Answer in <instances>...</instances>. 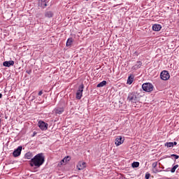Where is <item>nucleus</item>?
<instances>
[{
    "label": "nucleus",
    "mask_w": 179,
    "mask_h": 179,
    "mask_svg": "<svg viewBox=\"0 0 179 179\" xmlns=\"http://www.w3.org/2000/svg\"><path fill=\"white\" fill-rule=\"evenodd\" d=\"M44 162H45V157H44L43 153H39L31 159L29 165L31 167H34V166L35 167H41L44 164Z\"/></svg>",
    "instance_id": "f257e3e1"
},
{
    "label": "nucleus",
    "mask_w": 179,
    "mask_h": 179,
    "mask_svg": "<svg viewBox=\"0 0 179 179\" xmlns=\"http://www.w3.org/2000/svg\"><path fill=\"white\" fill-rule=\"evenodd\" d=\"M127 101H129V103H138V101H139V99L138 98L136 93H129L127 96Z\"/></svg>",
    "instance_id": "f03ea898"
},
{
    "label": "nucleus",
    "mask_w": 179,
    "mask_h": 179,
    "mask_svg": "<svg viewBox=\"0 0 179 179\" xmlns=\"http://www.w3.org/2000/svg\"><path fill=\"white\" fill-rule=\"evenodd\" d=\"M142 89L144 92H152L153 91V85L150 83H145L142 85Z\"/></svg>",
    "instance_id": "7ed1b4c3"
},
{
    "label": "nucleus",
    "mask_w": 179,
    "mask_h": 179,
    "mask_svg": "<svg viewBox=\"0 0 179 179\" xmlns=\"http://www.w3.org/2000/svg\"><path fill=\"white\" fill-rule=\"evenodd\" d=\"M83 89H85V85L83 84L79 85L78 90L76 92V99L78 100H80L82 99V96L83 94Z\"/></svg>",
    "instance_id": "20e7f679"
},
{
    "label": "nucleus",
    "mask_w": 179,
    "mask_h": 179,
    "mask_svg": "<svg viewBox=\"0 0 179 179\" xmlns=\"http://www.w3.org/2000/svg\"><path fill=\"white\" fill-rule=\"evenodd\" d=\"M38 126L39 127L40 129H41V131H47V129H48V124L43 121L40 120L38 122Z\"/></svg>",
    "instance_id": "39448f33"
},
{
    "label": "nucleus",
    "mask_w": 179,
    "mask_h": 179,
    "mask_svg": "<svg viewBox=\"0 0 179 179\" xmlns=\"http://www.w3.org/2000/svg\"><path fill=\"white\" fill-rule=\"evenodd\" d=\"M160 78L162 80H169L170 79V74L167 71H163L160 73Z\"/></svg>",
    "instance_id": "423d86ee"
},
{
    "label": "nucleus",
    "mask_w": 179,
    "mask_h": 179,
    "mask_svg": "<svg viewBox=\"0 0 179 179\" xmlns=\"http://www.w3.org/2000/svg\"><path fill=\"white\" fill-rule=\"evenodd\" d=\"M23 149V147L19 146L17 149H15L13 152V156L14 157H19L20 155H22V150Z\"/></svg>",
    "instance_id": "0eeeda50"
},
{
    "label": "nucleus",
    "mask_w": 179,
    "mask_h": 179,
    "mask_svg": "<svg viewBox=\"0 0 179 179\" xmlns=\"http://www.w3.org/2000/svg\"><path fill=\"white\" fill-rule=\"evenodd\" d=\"M124 139L122 138V136H118L115 141V143L116 146H120V145H122V143H124Z\"/></svg>",
    "instance_id": "6e6552de"
},
{
    "label": "nucleus",
    "mask_w": 179,
    "mask_h": 179,
    "mask_svg": "<svg viewBox=\"0 0 179 179\" xmlns=\"http://www.w3.org/2000/svg\"><path fill=\"white\" fill-rule=\"evenodd\" d=\"M3 66L9 68L10 66H13L15 65V62L13 60L6 61L3 63Z\"/></svg>",
    "instance_id": "1a4fd4ad"
},
{
    "label": "nucleus",
    "mask_w": 179,
    "mask_h": 179,
    "mask_svg": "<svg viewBox=\"0 0 179 179\" xmlns=\"http://www.w3.org/2000/svg\"><path fill=\"white\" fill-rule=\"evenodd\" d=\"M64 108L62 106V107L57 106L55 109V114L61 115V114H62V113H64Z\"/></svg>",
    "instance_id": "9d476101"
},
{
    "label": "nucleus",
    "mask_w": 179,
    "mask_h": 179,
    "mask_svg": "<svg viewBox=\"0 0 179 179\" xmlns=\"http://www.w3.org/2000/svg\"><path fill=\"white\" fill-rule=\"evenodd\" d=\"M38 6H40L41 8H45L47 6V0H38Z\"/></svg>",
    "instance_id": "9b49d317"
},
{
    "label": "nucleus",
    "mask_w": 179,
    "mask_h": 179,
    "mask_svg": "<svg viewBox=\"0 0 179 179\" xmlns=\"http://www.w3.org/2000/svg\"><path fill=\"white\" fill-rule=\"evenodd\" d=\"M141 66H142V62L139 61V62H137L136 64L132 66L131 69L133 71H136L139 69V68H141Z\"/></svg>",
    "instance_id": "f8f14e48"
},
{
    "label": "nucleus",
    "mask_w": 179,
    "mask_h": 179,
    "mask_svg": "<svg viewBox=\"0 0 179 179\" xmlns=\"http://www.w3.org/2000/svg\"><path fill=\"white\" fill-rule=\"evenodd\" d=\"M85 168H86L85 162H78L77 165L78 170H83V169H85Z\"/></svg>",
    "instance_id": "ddd939ff"
},
{
    "label": "nucleus",
    "mask_w": 179,
    "mask_h": 179,
    "mask_svg": "<svg viewBox=\"0 0 179 179\" xmlns=\"http://www.w3.org/2000/svg\"><path fill=\"white\" fill-rule=\"evenodd\" d=\"M152 30L154 31H160V30H162V25L159 24H155L152 26Z\"/></svg>",
    "instance_id": "4468645a"
},
{
    "label": "nucleus",
    "mask_w": 179,
    "mask_h": 179,
    "mask_svg": "<svg viewBox=\"0 0 179 179\" xmlns=\"http://www.w3.org/2000/svg\"><path fill=\"white\" fill-rule=\"evenodd\" d=\"M134 78H135V76H134V75H130L128 77V79H127V84L128 85H132V83L134 82Z\"/></svg>",
    "instance_id": "2eb2a0df"
},
{
    "label": "nucleus",
    "mask_w": 179,
    "mask_h": 179,
    "mask_svg": "<svg viewBox=\"0 0 179 179\" xmlns=\"http://www.w3.org/2000/svg\"><path fill=\"white\" fill-rule=\"evenodd\" d=\"M54 16V13L52 11H46L45 13V17H48L49 19Z\"/></svg>",
    "instance_id": "dca6fc26"
},
{
    "label": "nucleus",
    "mask_w": 179,
    "mask_h": 179,
    "mask_svg": "<svg viewBox=\"0 0 179 179\" xmlns=\"http://www.w3.org/2000/svg\"><path fill=\"white\" fill-rule=\"evenodd\" d=\"M25 159H27L28 160H30L33 157V153L28 152L24 155Z\"/></svg>",
    "instance_id": "f3484780"
},
{
    "label": "nucleus",
    "mask_w": 179,
    "mask_h": 179,
    "mask_svg": "<svg viewBox=\"0 0 179 179\" xmlns=\"http://www.w3.org/2000/svg\"><path fill=\"white\" fill-rule=\"evenodd\" d=\"M72 43H73V39L72 38H69L66 43V47L72 45Z\"/></svg>",
    "instance_id": "a211bd4d"
},
{
    "label": "nucleus",
    "mask_w": 179,
    "mask_h": 179,
    "mask_svg": "<svg viewBox=\"0 0 179 179\" xmlns=\"http://www.w3.org/2000/svg\"><path fill=\"white\" fill-rule=\"evenodd\" d=\"M107 85V81L103 80L102 82H101L100 83H99L96 85V87H103V86H106Z\"/></svg>",
    "instance_id": "6ab92c4d"
},
{
    "label": "nucleus",
    "mask_w": 179,
    "mask_h": 179,
    "mask_svg": "<svg viewBox=\"0 0 179 179\" xmlns=\"http://www.w3.org/2000/svg\"><path fill=\"white\" fill-rule=\"evenodd\" d=\"M131 167H133V169H136V168L139 167V162H133L131 164Z\"/></svg>",
    "instance_id": "aec40b11"
},
{
    "label": "nucleus",
    "mask_w": 179,
    "mask_h": 179,
    "mask_svg": "<svg viewBox=\"0 0 179 179\" xmlns=\"http://www.w3.org/2000/svg\"><path fill=\"white\" fill-rule=\"evenodd\" d=\"M178 169V164L175 165L171 170V173H176V170Z\"/></svg>",
    "instance_id": "412c9836"
},
{
    "label": "nucleus",
    "mask_w": 179,
    "mask_h": 179,
    "mask_svg": "<svg viewBox=\"0 0 179 179\" xmlns=\"http://www.w3.org/2000/svg\"><path fill=\"white\" fill-rule=\"evenodd\" d=\"M165 146H166L167 148H173V142L166 143Z\"/></svg>",
    "instance_id": "4be33fe9"
},
{
    "label": "nucleus",
    "mask_w": 179,
    "mask_h": 179,
    "mask_svg": "<svg viewBox=\"0 0 179 179\" xmlns=\"http://www.w3.org/2000/svg\"><path fill=\"white\" fill-rule=\"evenodd\" d=\"M64 159V163H67V162H69V160H71V157L69 156L65 157Z\"/></svg>",
    "instance_id": "5701e85b"
},
{
    "label": "nucleus",
    "mask_w": 179,
    "mask_h": 179,
    "mask_svg": "<svg viewBox=\"0 0 179 179\" xmlns=\"http://www.w3.org/2000/svg\"><path fill=\"white\" fill-rule=\"evenodd\" d=\"M171 156V157H175L176 159L179 158V156L176 154H172Z\"/></svg>",
    "instance_id": "b1692460"
},
{
    "label": "nucleus",
    "mask_w": 179,
    "mask_h": 179,
    "mask_svg": "<svg viewBox=\"0 0 179 179\" xmlns=\"http://www.w3.org/2000/svg\"><path fill=\"white\" fill-rule=\"evenodd\" d=\"M150 178V173H145V179H149Z\"/></svg>",
    "instance_id": "393cba45"
},
{
    "label": "nucleus",
    "mask_w": 179,
    "mask_h": 179,
    "mask_svg": "<svg viewBox=\"0 0 179 179\" xmlns=\"http://www.w3.org/2000/svg\"><path fill=\"white\" fill-rule=\"evenodd\" d=\"M152 167H153V169H156V167H157V162H154L152 164Z\"/></svg>",
    "instance_id": "a878e982"
},
{
    "label": "nucleus",
    "mask_w": 179,
    "mask_h": 179,
    "mask_svg": "<svg viewBox=\"0 0 179 179\" xmlns=\"http://www.w3.org/2000/svg\"><path fill=\"white\" fill-rule=\"evenodd\" d=\"M59 163H60V165L62 166V164H64V163H65V159H62Z\"/></svg>",
    "instance_id": "bb28decb"
},
{
    "label": "nucleus",
    "mask_w": 179,
    "mask_h": 179,
    "mask_svg": "<svg viewBox=\"0 0 179 179\" xmlns=\"http://www.w3.org/2000/svg\"><path fill=\"white\" fill-rule=\"evenodd\" d=\"M26 72H27V73H28L29 75H30V73H31V70L27 71Z\"/></svg>",
    "instance_id": "cd10ccee"
},
{
    "label": "nucleus",
    "mask_w": 179,
    "mask_h": 179,
    "mask_svg": "<svg viewBox=\"0 0 179 179\" xmlns=\"http://www.w3.org/2000/svg\"><path fill=\"white\" fill-rule=\"evenodd\" d=\"M38 94V96H41L43 94V91H40Z\"/></svg>",
    "instance_id": "c85d7f7f"
},
{
    "label": "nucleus",
    "mask_w": 179,
    "mask_h": 179,
    "mask_svg": "<svg viewBox=\"0 0 179 179\" xmlns=\"http://www.w3.org/2000/svg\"><path fill=\"white\" fill-rule=\"evenodd\" d=\"M173 146L175 145H177V142H176V141H174L173 143Z\"/></svg>",
    "instance_id": "c756f323"
},
{
    "label": "nucleus",
    "mask_w": 179,
    "mask_h": 179,
    "mask_svg": "<svg viewBox=\"0 0 179 179\" xmlns=\"http://www.w3.org/2000/svg\"><path fill=\"white\" fill-rule=\"evenodd\" d=\"M36 134H37V133H36V131H34L32 136H36Z\"/></svg>",
    "instance_id": "7c9ffc66"
},
{
    "label": "nucleus",
    "mask_w": 179,
    "mask_h": 179,
    "mask_svg": "<svg viewBox=\"0 0 179 179\" xmlns=\"http://www.w3.org/2000/svg\"><path fill=\"white\" fill-rule=\"evenodd\" d=\"M0 99H2V94L0 93Z\"/></svg>",
    "instance_id": "2f4dec72"
},
{
    "label": "nucleus",
    "mask_w": 179,
    "mask_h": 179,
    "mask_svg": "<svg viewBox=\"0 0 179 179\" xmlns=\"http://www.w3.org/2000/svg\"><path fill=\"white\" fill-rule=\"evenodd\" d=\"M5 118H6V120H8V116H6Z\"/></svg>",
    "instance_id": "473e14b6"
},
{
    "label": "nucleus",
    "mask_w": 179,
    "mask_h": 179,
    "mask_svg": "<svg viewBox=\"0 0 179 179\" xmlns=\"http://www.w3.org/2000/svg\"><path fill=\"white\" fill-rule=\"evenodd\" d=\"M1 119H0V127H1Z\"/></svg>",
    "instance_id": "72a5a7b5"
},
{
    "label": "nucleus",
    "mask_w": 179,
    "mask_h": 179,
    "mask_svg": "<svg viewBox=\"0 0 179 179\" xmlns=\"http://www.w3.org/2000/svg\"><path fill=\"white\" fill-rule=\"evenodd\" d=\"M86 1H89V0H86Z\"/></svg>",
    "instance_id": "f704fd0d"
}]
</instances>
